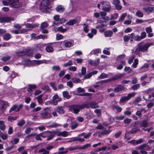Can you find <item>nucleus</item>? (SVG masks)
<instances>
[{
    "label": "nucleus",
    "instance_id": "nucleus-1",
    "mask_svg": "<svg viewBox=\"0 0 154 154\" xmlns=\"http://www.w3.org/2000/svg\"><path fill=\"white\" fill-rule=\"evenodd\" d=\"M50 4L49 0H43L39 6L40 10L42 12L46 13L50 12L49 10L50 8L49 7Z\"/></svg>",
    "mask_w": 154,
    "mask_h": 154
},
{
    "label": "nucleus",
    "instance_id": "nucleus-2",
    "mask_svg": "<svg viewBox=\"0 0 154 154\" xmlns=\"http://www.w3.org/2000/svg\"><path fill=\"white\" fill-rule=\"evenodd\" d=\"M40 117L42 119H49L52 117L51 111L48 107H46L43 109L40 113Z\"/></svg>",
    "mask_w": 154,
    "mask_h": 154
},
{
    "label": "nucleus",
    "instance_id": "nucleus-3",
    "mask_svg": "<svg viewBox=\"0 0 154 154\" xmlns=\"http://www.w3.org/2000/svg\"><path fill=\"white\" fill-rule=\"evenodd\" d=\"M68 107L69 111L75 114H78L81 109L80 105L73 104L69 106Z\"/></svg>",
    "mask_w": 154,
    "mask_h": 154
},
{
    "label": "nucleus",
    "instance_id": "nucleus-4",
    "mask_svg": "<svg viewBox=\"0 0 154 154\" xmlns=\"http://www.w3.org/2000/svg\"><path fill=\"white\" fill-rule=\"evenodd\" d=\"M141 42H140L138 44V46L136 50V52H137L138 51L139 52H145L147 50L148 48L150 46V45L149 43L145 44L143 45H141Z\"/></svg>",
    "mask_w": 154,
    "mask_h": 154
},
{
    "label": "nucleus",
    "instance_id": "nucleus-5",
    "mask_svg": "<svg viewBox=\"0 0 154 154\" xmlns=\"http://www.w3.org/2000/svg\"><path fill=\"white\" fill-rule=\"evenodd\" d=\"M100 4L103 5L102 10L108 12L110 11L111 7L109 2L107 1H101Z\"/></svg>",
    "mask_w": 154,
    "mask_h": 154
},
{
    "label": "nucleus",
    "instance_id": "nucleus-6",
    "mask_svg": "<svg viewBox=\"0 0 154 154\" xmlns=\"http://www.w3.org/2000/svg\"><path fill=\"white\" fill-rule=\"evenodd\" d=\"M57 45H61L63 44L64 45L66 48H69L73 45V42H72L65 40L63 41L59 42H56Z\"/></svg>",
    "mask_w": 154,
    "mask_h": 154
},
{
    "label": "nucleus",
    "instance_id": "nucleus-7",
    "mask_svg": "<svg viewBox=\"0 0 154 154\" xmlns=\"http://www.w3.org/2000/svg\"><path fill=\"white\" fill-rule=\"evenodd\" d=\"M136 94L134 92L129 93L127 96H124L121 97L119 101L121 103H124L126 101L129 100L131 97H134Z\"/></svg>",
    "mask_w": 154,
    "mask_h": 154
},
{
    "label": "nucleus",
    "instance_id": "nucleus-8",
    "mask_svg": "<svg viewBox=\"0 0 154 154\" xmlns=\"http://www.w3.org/2000/svg\"><path fill=\"white\" fill-rule=\"evenodd\" d=\"M10 5L12 7L19 8L22 6V4L19 2V0H13L11 2Z\"/></svg>",
    "mask_w": 154,
    "mask_h": 154
},
{
    "label": "nucleus",
    "instance_id": "nucleus-9",
    "mask_svg": "<svg viewBox=\"0 0 154 154\" xmlns=\"http://www.w3.org/2000/svg\"><path fill=\"white\" fill-rule=\"evenodd\" d=\"M135 34L134 33H132L130 34V36H128L127 35H125L124 36V41L125 42H127L130 39V42H131L134 41L135 38Z\"/></svg>",
    "mask_w": 154,
    "mask_h": 154
},
{
    "label": "nucleus",
    "instance_id": "nucleus-10",
    "mask_svg": "<svg viewBox=\"0 0 154 154\" xmlns=\"http://www.w3.org/2000/svg\"><path fill=\"white\" fill-rule=\"evenodd\" d=\"M146 33L145 32H142L141 33L140 36H139L138 35H135L134 41L139 42L145 38L146 37Z\"/></svg>",
    "mask_w": 154,
    "mask_h": 154
},
{
    "label": "nucleus",
    "instance_id": "nucleus-11",
    "mask_svg": "<svg viewBox=\"0 0 154 154\" xmlns=\"http://www.w3.org/2000/svg\"><path fill=\"white\" fill-rule=\"evenodd\" d=\"M125 89V87L123 85H119L113 89V91L115 93L123 91Z\"/></svg>",
    "mask_w": 154,
    "mask_h": 154
},
{
    "label": "nucleus",
    "instance_id": "nucleus-12",
    "mask_svg": "<svg viewBox=\"0 0 154 154\" xmlns=\"http://www.w3.org/2000/svg\"><path fill=\"white\" fill-rule=\"evenodd\" d=\"M124 75V74L120 73L118 74H116L114 76H113L112 77L110 78L111 80H110L111 81H114L116 80L119 79H120Z\"/></svg>",
    "mask_w": 154,
    "mask_h": 154
},
{
    "label": "nucleus",
    "instance_id": "nucleus-13",
    "mask_svg": "<svg viewBox=\"0 0 154 154\" xmlns=\"http://www.w3.org/2000/svg\"><path fill=\"white\" fill-rule=\"evenodd\" d=\"M32 63L38 65L43 63H46L47 61L45 60H34L32 61Z\"/></svg>",
    "mask_w": 154,
    "mask_h": 154
},
{
    "label": "nucleus",
    "instance_id": "nucleus-14",
    "mask_svg": "<svg viewBox=\"0 0 154 154\" xmlns=\"http://www.w3.org/2000/svg\"><path fill=\"white\" fill-rule=\"evenodd\" d=\"M28 88L27 91L29 92L32 91V90L35 89L37 88V86L35 84H29L28 85Z\"/></svg>",
    "mask_w": 154,
    "mask_h": 154
},
{
    "label": "nucleus",
    "instance_id": "nucleus-15",
    "mask_svg": "<svg viewBox=\"0 0 154 154\" xmlns=\"http://www.w3.org/2000/svg\"><path fill=\"white\" fill-rule=\"evenodd\" d=\"M55 132H54V133H52L50 131H46V133H49L50 134H51L50 135L48 136L46 140L48 141L52 139L54 136L55 134Z\"/></svg>",
    "mask_w": 154,
    "mask_h": 154
},
{
    "label": "nucleus",
    "instance_id": "nucleus-16",
    "mask_svg": "<svg viewBox=\"0 0 154 154\" xmlns=\"http://www.w3.org/2000/svg\"><path fill=\"white\" fill-rule=\"evenodd\" d=\"M18 108L17 104H14V105L9 110V113H11L12 111H15V112H18V111H17V109Z\"/></svg>",
    "mask_w": 154,
    "mask_h": 154
},
{
    "label": "nucleus",
    "instance_id": "nucleus-17",
    "mask_svg": "<svg viewBox=\"0 0 154 154\" xmlns=\"http://www.w3.org/2000/svg\"><path fill=\"white\" fill-rule=\"evenodd\" d=\"M143 9L146 12H149L150 13L154 11V7H147L143 8Z\"/></svg>",
    "mask_w": 154,
    "mask_h": 154
},
{
    "label": "nucleus",
    "instance_id": "nucleus-18",
    "mask_svg": "<svg viewBox=\"0 0 154 154\" xmlns=\"http://www.w3.org/2000/svg\"><path fill=\"white\" fill-rule=\"evenodd\" d=\"M121 64L119 65V66L117 67V69L118 70H121L123 68V65H126V61L125 60L121 61L120 62Z\"/></svg>",
    "mask_w": 154,
    "mask_h": 154
},
{
    "label": "nucleus",
    "instance_id": "nucleus-19",
    "mask_svg": "<svg viewBox=\"0 0 154 154\" xmlns=\"http://www.w3.org/2000/svg\"><path fill=\"white\" fill-rule=\"evenodd\" d=\"M56 9L57 11L60 13H62L64 11V8L63 6L60 5L57 6Z\"/></svg>",
    "mask_w": 154,
    "mask_h": 154
},
{
    "label": "nucleus",
    "instance_id": "nucleus-20",
    "mask_svg": "<svg viewBox=\"0 0 154 154\" xmlns=\"http://www.w3.org/2000/svg\"><path fill=\"white\" fill-rule=\"evenodd\" d=\"M113 32L111 30H107L104 32V35L105 37H110L113 35Z\"/></svg>",
    "mask_w": 154,
    "mask_h": 154
},
{
    "label": "nucleus",
    "instance_id": "nucleus-21",
    "mask_svg": "<svg viewBox=\"0 0 154 154\" xmlns=\"http://www.w3.org/2000/svg\"><path fill=\"white\" fill-rule=\"evenodd\" d=\"M148 124V123L147 121L144 120L143 121L142 123L140 124L139 127H143L146 128L147 127Z\"/></svg>",
    "mask_w": 154,
    "mask_h": 154
},
{
    "label": "nucleus",
    "instance_id": "nucleus-22",
    "mask_svg": "<svg viewBox=\"0 0 154 154\" xmlns=\"http://www.w3.org/2000/svg\"><path fill=\"white\" fill-rule=\"evenodd\" d=\"M88 62L90 65L93 66H97L99 64V63L97 61L91 60H89Z\"/></svg>",
    "mask_w": 154,
    "mask_h": 154
},
{
    "label": "nucleus",
    "instance_id": "nucleus-23",
    "mask_svg": "<svg viewBox=\"0 0 154 154\" xmlns=\"http://www.w3.org/2000/svg\"><path fill=\"white\" fill-rule=\"evenodd\" d=\"M63 107L60 106L57 107L56 109V111L60 114H63L64 112V110L63 109Z\"/></svg>",
    "mask_w": 154,
    "mask_h": 154
},
{
    "label": "nucleus",
    "instance_id": "nucleus-24",
    "mask_svg": "<svg viewBox=\"0 0 154 154\" xmlns=\"http://www.w3.org/2000/svg\"><path fill=\"white\" fill-rule=\"evenodd\" d=\"M11 38V35L9 33H6L3 36V39L5 41H8Z\"/></svg>",
    "mask_w": 154,
    "mask_h": 154
},
{
    "label": "nucleus",
    "instance_id": "nucleus-25",
    "mask_svg": "<svg viewBox=\"0 0 154 154\" xmlns=\"http://www.w3.org/2000/svg\"><path fill=\"white\" fill-rule=\"evenodd\" d=\"M80 105L81 109H82L85 108H89L90 107V103H83L82 104H80Z\"/></svg>",
    "mask_w": 154,
    "mask_h": 154
},
{
    "label": "nucleus",
    "instance_id": "nucleus-26",
    "mask_svg": "<svg viewBox=\"0 0 154 154\" xmlns=\"http://www.w3.org/2000/svg\"><path fill=\"white\" fill-rule=\"evenodd\" d=\"M38 26L35 24H32L27 23L26 24V27L27 28H34L37 27Z\"/></svg>",
    "mask_w": 154,
    "mask_h": 154
},
{
    "label": "nucleus",
    "instance_id": "nucleus-27",
    "mask_svg": "<svg viewBox=\"0 0 154 154\" xmlns=\"http://www.w3.org/2000/svg\"><path fill=\"white\" fill-rule=\"evenodd\" d=\"M63 96L64 97L67 99H69L71 97V96L69 94L68 91H64L63 92Z\"/></svg>",
    "mask_w": 154,
    "mask_h": 154
},
{
    "label": "nucleus",
    "instance_id": "nucleus-28",
    "mask_svg": "<svg viewBox=\"0 0 154 154\" xmlns=\"http://www.w3.org/2000/svg\"><path fill=\"white\" fill-rule=\"evenodd\" d=\"M91 146V144L90 143H87L82 146L79 145V149H85Z\"/></svg>",
    "mask_w": 154,
    "mask_h": 154
},
{
    "label": "nucleus",
    "instance_id": "nucleus-29",
    "mask_svg": "<svg viewBox=\"0 0 154 154\" xmlns=\"http://www.w3.org/2000/svg\"><path fill=\"white\" fill-rule=\"evenodd\" d=\"M25 51H24V50H22L21 51L16 52V54H17V55L18 57H22L25 56Z\"/></svg>",
    "mask_w": 154,
    "mask_h": 154
},
{
    "label": "nucleus",
    "instance_id": "nucleus-30",
    "mask_svg": "<svg viewBox=\"0 0 154 154\" xmlns=\"http://www.w3.org/2000/svg\"><path fill=\"white\" fill-rule=\"evenodd\" d=\"M90 107L92 108H95L99 107L98 104L94 102H91L90 103Z\"/></svg>",
    "mask_w": 154,
    "mask_h": 154
},
{
    "label": "nucleus",
    "instance_id": "nucleus-31",
    "mask_svg": "<svg viewBox=\"0 0 154 154\" xmlns=\"http://www.w3.org/2000/svg\"><path fill=\"white\" fill-rule=\"evenodd\" d=\"M77 21L74 19L69 20L68 21L66 24L69 26H73L76 22Z\"/></svg>",
    "mask_w": 154,
    "mask_h": 154
},
{
    "label": "nucleus",
    "instance_id": "nucleus-32",
    "mask_svg": "<svg viewBox=\"0 0 154 154\" xmlns=\"http://www.w3.org/2000/svg\"><path fill=\"white\" fill-rule=\"evenodd\" d=\"M77 149H79V145H78L75 146H71L68 148L66 149L68 150L69 151H71L73 150H75Z\"/></svg>",
    "mask_w": 154,
    "mask_h": 154
},
{
    "label": "nucleus",
    "instance_id": "nucleus-33",
    "mask_svg": "<svg viewBox=\"0 0 154 154\" xmlns=\"http://www.w3.org/2000/svg\"><path fill=\"white\" fill-rule=\"evenodd\" d=\"M13 0H4L2 1V3L4 5L8 6L10 4L11 2Z\"/></svg>",
    "mask_w": 154,
    "mask_h": 154
},
{
    "label": "nucleus",
    "instance_id": "nucleus-34",
    "mask_svg": "<svg viewBox=\"0 0 154 154\" xmlns=\"http://www.w3.org/2000/svg\"><path fill=\"white\" fill-rule=\"evenodd\" d=\"M100 50V49H94L91 51L90 54L91 55L98 54L99 53Z\"/></svg>",
    "mask_w": 154,
    "mask_h": 154
},
{
    "label": "nucleus",
    "instance_id": "nucleus-35",
    "mask_svg": "<svg viewBox=\"0 0 154 154\" xmlns=\"http://www.w3.org/2000/svg\"><path fill=\"white\" fill-rule=\"evenodd\" d=\"M45 50L48 52H52L53 51V48L51 46H48L46 47Z\"/></svg>",
    "mask_w": 154,
    "mask_h": 154
},
{
    "label": "nucleus",
    "instance_id": "nucleus-36",
    "mask_svg": "<svg viewBox=\"0 0 154 154\" xmlns=\"http://www.w3.org/2000/svg\"><path fill=\"white\" fill-rule=\"evenodd\" d=\"M0 137L3 140H6L8 138V134H4L3 133L0 131Z\"/></svg>",
    "mask_w": 154,
    "mask_h": 154
},
{
    "label": "nucleus",
    "instance_id": "nucleus-37",
    "mask_svg": "<svg viewBox=\"0 0 154 154\" xmlns=\"http://www.w3.org/2000/svg\"><path fill=\"white\" fill-rule=\"evenodd\" d=\"M76 95L81 96H92L93 95V94L91 93H84L83 94H78Z\"/></svg>",
    "mask_w": 154,
    "mask_h": 154
},
{
    "label": "nucleus",
    "instance_id": "nucleus-38",
    "mask_svg": "<svg viewBox=\"0 0 154 154\" xmlns=\"http://www.w3.org/2000/svg\"><path fill=\"white\" fill-rule=\"evenodd\" d=\"M48 25L46 22H43L41 25V29L42 30L45 28L48 27Z\"/></svg>",
    "mask_w": 154,
    "mask_h": 154
},
{
    "label": "nucleus",
    "instance_id": "nucleus-39",
    "mask_svg": "<svg viewBox=\"0 0 154 154\" xmlns=\"http://www.w3.org/2000/svg\"><path fill=\"white\" fill-rule=\"evenodd\" d=\"M78 126V124L75 122H72L70 125V127L72 130L75 129Z\"/></svg>",
    "mask_w": 154,
    "mask_h": 154
},
{
    "label": "nucleus",
    "instance_id": "nucleus-40",
    "mask_svg": "<svg viewBox=\"0 0 154 154\" xmlns=\"http://www.w3.org/2000/svg\"><path fill=\"white\" fill-rule=\"evenodd\" d=\"M4 103L2 104V106L1 107V109L2 110H3L5 109H6L8 105V102H5L3 101Z\"/></svg>",
    "mask_w": 154,
    "mask_h": 154
},
{
    "label": "nucleus",
    "instance_id": "nucleus-41",
    "mask_svg": "<svg viewBox=\"0 0 154 154\" xmlns=\"http://www.w3.org/2000/svg\"><path fill=\"white\" fill-rule=\"evenodd\" d=\"M57 31L59 32H66L67 29H63V27L61 26L59 27H58L57 28Z\"/></svg>",
    "mask_w": 154,
    "mask_h": 154
},
{
    "label": "nucleus",
    "instance_id": "nucleus-42",
    "mask_svg": "<svg viewBox=\"0 0 154 154\" xmlns=\"http://www.w3.org/2000/svg\"><path fill=\"white\" fill-rule=\"evenodd\" d=\"M11 59V56H10L7 55L6 56L3 57L1 60L3 62H6L8 60H9Z\"/></svg>",
    "mask_w": 154,
    "mask_h": 154
},
{
    "label": "nucleus",
    "instance_id": "nucleus-43",
    "mask_svg": "<svg viewBox=\"0 0 154 154\" xmlns=\"http://www.w3.org/2000/svg\"><path fill=\"white\" fill-rule=\"evenodd\" d=\"M43 94H42L38 96L37 97V99L38 103L39 104H41L43 101L42 99V97H43Z\"/></svg>",
    "mask_w": 154,
    "mask_h": 154
},
{
    "label": "nucleus",
    "instance_id": "nucleus-44",
    "mask_svg": "<svg viewBox=\"0 0 154 154\" xmlns=\"http://www.w3.org/2000/svg\"><path fill=\"white\" fill-rule=\"evenodd\" d=\"M61 125L60 124L56 123L55 122H54L52 124L48 126V127L51 128H56L58 126H60Z\"/></svg>",
    "mask_w": 154,
    "mask_h": 154
},
{
    "label": "nucleus",
    "instance_id": "nucleus-45",
    "mask_svg": "<svg viewBox=\"0 0 154 154\" xmlns=\"http://www.w3.org/2000/svg\"><path fill=\"white\" fill-rule=\"evenodd\" d=\"M17 118V116H9L8 118V120L9 121L12 122L14 120H16Z\"/></svg>",
    "mask_w": 154,
    "mask_h": 154
},
{
    "label": "nucleus",
    "instance_id": "nucleus-46",
    "mask_svg": "<svg viewBox=\"0 0 154 154\" xmlns=\"http://www.w3.org/2000/svg\"><path fill=\"white\" fill-rule=\"evenodd\" d=\"M138 64V60L137 59H135L134 60V62L132 65V66L134 68H136L137 66V65Z\"/></svg>",
    "mask_w": 154,
    "mask_h": 154
},
{
    "label": "nucleus",
    "instance_id": "nucleus-47",
    "mask_svg": "<svg viewBox=\"0 0 154 154\" xmlns=\"http://www.w3.org/2000/svg\"><path fill=\"white\" fill-rule=\"evenodd\" d=\"M72 60H69L66 63L64 64L63 66L65 67H66L68 66H70L72 65Z\"/></svg>",
    "mask_w": 154,
    "mask_h": 154
},
{
    "label": "nucleus",
    "instance_id": "nucleus-48",
    "mask_svg": "<svg viewBox=\"0 0 154 154\" xmlns=\"http://www.w3.org/2000/svg\"><path fill=\"white\" fill-rule=\"evenodd\" d=\"M140 84H138L134 85L131 88L133 90H137L140 88Z\"/></svg>",
    "mask_w": 154,
    "mask_h": 154
},
{
    "label": "nucleus",
    "instance_id": "nucleus-49",
    "mask_svg": "<svg viewBox=\"0 0 154 154\" xmlns=\"http://www.w3.org/2000/svg\"><path fill=\"white\" fill-rule=\"evenodd\" d=\"M108 76V75L107 74L103 72L99 76V78L100 79H103L107 78Z\"/></svg>",
    "mask_w": 154,
    "mask_h": 154
},
{
    "label": "nucleus",
    "instance_id": "nucleus-50",
    "mask_svg": "<svg viewBox=\"0 0 154 154\" xmlns=\"http://www.w3.org/2000/svg\"><path fill=\"white\" fill-rule=\"evenodd\" d=\"M25 55L29 57H32L33 56V53L32 52H29V51H25Z\"/></svg>",
    "mask_w": 154,
    "mask_h": 154
},
{
    "label": "nucleus",
    "instance_id": "nucleus-51",
    "mask_svg": "<svg viewBox=\"0 0 154 154\" xmlns=\"http://www.w3.org/2000/svg\"><path fill=\"white\" fill-rule=\"evenodd\" d=\"M72 81L73 83H80L81 81V79L77 78H75L72 79Z\"/></svg>",
    "mask_w": 154,
    "mask_h": 154
},
{
    "label": "nucleus",
    "instance_id": "nucleus-52",
    "mask_svg": "<svg viewBox=\"0 0 154 154\" xmlns=\"http://www.w3.org/2000/svg\"><path fill=\"white\" fill-rule=\"evenodd\" d=\"M92 76V75L91 74V72L89 73L84 76L82 79L85 80L86 79H89Z\"/></svg>",
    "mask_w": 154,
    "mask_h": 154
},
{
    "label": "nucleus",
    "instance_id": "nucleus-53",
    "mask_svg": "<svg viewBox=\"0 0 154 154\" xmlns=\"http://www.w3.org/2000/svg\"><path fill=\"white\" fill-rule=\"evenodd\" d=\"M131 122V119L126 118L124 120V122L125 124L128 125Z\"/></svg>",
    "mask_w": 154,
    "mask_h": 154
},
{
    "label": "nucleus",
    "instance_id": "nucleus-54",
    "mask_svg": "<svg viewBox=\"0 0 154 154\" xmlns=\"http://www.w3.org/2000/svg\"><path fill=\"white\" fill-rule=\"evenodd\" d=\"M63 36L61 34H57L56 35V39L57 40H59L63 39Z\"/></svg>",
    "mask_w": 154,
    "mask_h": 154
},
{
    "label": "nucleus",
    "instance_id": "nucleus-55",
    "mask_svg": "<svg viewBox=\"0 0 154 154\" xmlns=\"http://www.w3.org/2000/svg\"><path fill=\"white\" fill-rule=\"evenodd\" d=\"M25 123V122L24 120H22L19 122L17 124L19 126H22Z\"/></svg>",
    "mask_w": 154,
    "mask_h": 154
},
{
    "label": "nucleus",
    "instance_id": "nucleus-56",
    "mask_svg": "<svg viewBox=\"0 0 154 154\" xmlns=\"http://www.w3.org/2000/svg\"><path fill=\"white\" fill-rule=\"evenodd\" d=\"M52 69L53 70H60V68L59 66L55 65L52 66Z\"/></svg>",
    "mask_w": 154,
    "mask_h": 154
},
{
    "label": "nucleus",
    "instance_id": "nucleus-57",
    "mask_svg": "<svg viewBox=\"0 0 154 154\" xmlns=\"http://www.w3.org/2000/svg\"><path fill=\"white\" fill-rule=\"evenodd\" d=\"M119 16V14L116 13L113 14V15H112L111 16V19L116 20V19Z\"/></svg>",
    "mask_w": 154,
    "mask_h": 154
},
{
    "label": "nucleus",
    "instance_id": "nucleus-58",
    "mask_svg": "<svg viewBox=\"0 0 154 154\" xmlns=\"http://www.w3.org/2000/svg\"><path fill=\"white\" fill-rule=\"evenodd\" d=\"M105 130H104L103 129V131L102 132V133L100 135L103 134V135H105V134H109L110 132V131L109 130H106V129H105Z\"/></svg>",
    "mask_w": 154,
    "mask_h": 154
},
{
    "label": "nucleus",
    "instance_id": "nucleus-59",
    "mask_svg": "<svg viewBox=\"0 0 154 154\" xmlns=\"http://www.w3.org/2000/svg\"><path fill=\"white\" fill-rule=\"evenodd\" d=\"M45 38V36L44 35H40L38 36H36L35 37V39H44Z\"/></svg>",
    "mask_w": 154,
    "mask_h": 154
},
{
    "label": "nucleus",
    "instance_id": "nucleus-60",
    "mask_svg": "<svg viewBox=\"0 0 154 154\" xmlns=\"http://www.w3.org/2000/svg\"><path fill=\"white\" fill-rule=\"evenodd\" d=\"M126 16V13H124L120 17L119 21H123L124 20V19L125 18V17Z\"/></svg>",
    "mask_w": 154,
    "mask_h": 154
},
{
    "label": "nucleus",
    "instance_id": "nucleus-61",
    "mask_svg": "<svg viewBox=\"0 0 154 154\" xmlns=\"http://www.w3.org/2000/svg\"><path fill=\"white\" fill-rule=\"evenodd\" d=\"M85 26L83 27V31L86 33H87L89 31V29H88V25H86L85 24H84Z\"/></svg>",
    "mask_w": 154,
    "mask_h": 154
},
{
    "label": "nucleus",
    "instance_id": "nucleus-62",
    "mask_svg": "<svg viewBox=\"0 0 154 154\" xmlns=\"http://www.w3.org/2000/svg\"><path fill=\"white\" fill-rule=\"evenodd\" d=\"M136 15L137 17H143V13L140 11H138L136 12Z\"/></svg>",
    "mask_w": 154,
    "mask_h": 154
},
{
    "label": "nucleus",
    "instance_id": "nucleus-63",
    "mask_svg": "<svg viewBox=\"0 0 154 154\" xmlns=\"http://www.w3.org/2000/svg\"><path fill=\"white\" fill-rule=\"evenodd\" d=\"M125 54H121L119 55L117 57V59L118 60H122L125 58Z\"/></svg>",
    "mask_w": 154,
    "mask_h": 154
},
{
    "label": "nucleus",
    "instance_id": "nucleus-64",
    "mask_svg": "<svg viewBox=\"0 0 154 154\" xmlns=\"http://www.w3.org/2000/svg\"><path fill=\"white\" fill-rule=\"evenodd\" d=\"M122 131H119L117 133H116L115 134V136L116 138H119L121 135Z\"/></svg>",
    "mask_w": 154,
    "mask_h": 154
}]
</instances>
